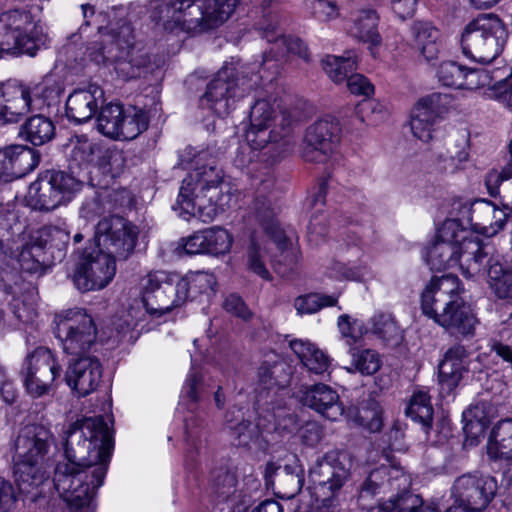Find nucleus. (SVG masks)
Instances as JSON below:
<instances>
[{"label":"nucleus","instance_id":"4c0bfd02","mask_svg":"<svg viewBox=\"0 0 512 512\" xmlns=\"http://www.w3.org/2000/svg\"><path fill=\"white\" fill-rule=\"evenodd\" d=\"M369 334L384 343L397 345L403 338V331L389 313H375L368 320Z\"/></svg>","mask_w":512,"mask_h":512},{"label":"nucleus","instance_id":"5fc2aeb1","mask_svg":"<svg viewBox=\"0 0 512 512\" xmlns=\"http://www.w3.org/2000/svg\"><path fill=\"white\" fill-rule=\"evenodd\" d=\"M304 8L320 23H329L340 16V8L332 0H304Z\"/></svg>","mask_w":512,"mask_h":512},{"label":"nucleus","instance_id":"b1692460","mask_svg":"<svg viewBox=\"0 0 512 512\" xmlns=\"http://www.w3.org/2000/svg\"><path fill=\"white\" fill-rule=\"evenodd\" d=\"M471 230L486 237L496 235L505 225L507 213L488 200L480 199L464 208Z\"/></svg>","mask_w":512,"mask_h":512},{"label":"nucleus","instance_id":"4d7b16f0","mask_svg":"<svg viewBox=\"0 0 512 512\" xmlns=\"http://www.w3.org/2000/svg\"><path fill=\"white\" fill-rule=\"evenodd\" d=\"M201 385V376L194 370L192 366L185 383L183 385L179 409L186 406V408L193 414L199 400V387Z\"/></svg>","mask_w":512,"mask_h":512},{"label":"nucleus","instance_id":"39448f33","mask_svg":"<svg viewBox=\"0 0 512 512\" xmlns=\"http://www.w3.org/2000/svg\"><path fill=\"white\" fill-rule=\"evenodd\" d=\"M239 0H152L150 19L155 27L170 33H199L223 24Z\"/></svg>","mask_w":512,"mask_h":512},{"label":"nucleus","instance_id":"a878e982","mask_svg":"<svg viewBox=\"0 0 512 512\" xmlns=\"http://www.w3.org/2000/svg\"><path fill=\"white\" fill-rule=\"evenodd\" d=\"M103 97V89L95 83L74 90L66 101L67 117L76 123L90 120L103 102Z\"/></svg>","mask_w":512,"mask_h":512},{"label":"nucleus","instance_id":"864d4df0","mask_svg":"<svg viewBox=\"0 0 512 512\" xmlns=\"http://www.w3.org/2000/svg\"><path fill=\"white\" fill-rule=\"evenodd\" d=\"M339 332L348 345H355L369 334L368 322L353 318L347 314L340 315L337 321Z\"/></svg>","mask_w":512,"mask_h":512},{"label":"nucleus","instance_id":"09e8293b","mask_svg":"<svg viewBox=\"0 0 512 512\" xmlns=\"http://www.w3.org/2000/svg\"><path fill=\"white\" fill-rule=\"evenodd\" d=\"M488 283L495 295L512 301V268L493 263L488 269Z\"/></svg>","mask_w":512,"mask_h":512},{"label":"nucleus","instance_id":"6ab92c4d","mask_svg":"<svg viewBox=\"0 0 512 512\" xmlns=\"http://www.w3.org/2000/svg\"><path fill=\"white\" fill-rule=\"evenodd\" d=\"M498 491L495 477L488 474L467 473L459 476L452 486V496L456 503L483 512Z\"/></svg>","mask_w":512,"mask_h":512},{"label":"nucleus","instance_id":"e433bc0d","mask_svg":"<svg viewBox=\"0 0 512 512\" xmlns=\"http://www.w3.org/2000/svg\"><path fill=\"white\" fill-rule=\"evenodd\" d=\"M148 125L149 117L144 110L133 106L127 108L122 106V115L116 140H133L147 130Z\"/></svg>","mask_w":512,"mask_h":512},{"label":"nucleus","instance_id":"de8ad7c7","mask_svg":"<svg viewBox=\"0 0 512 512\" xmlns=\"http://www.w3.org/2000/svg\"><path fill=\"white\" fill-rule=\"evenodd\" d=\"M205 239L206 255L223 256L231 251L233 244L232 234L225 228L214 226L202 230Z\"/></svg>","mask_w":512,"mask_h":512},{"label":"nucleus","instance_id":"680f3d73","mask_svg":"<svg viewBox=\"0 0 512 512\" xmlns=\"http://www.w3.org/2000/svg\"><path fill=\"white\" fill-rule=\"evenodd\" d=\"M417 497L413 495L400 496L397 499H390L379 506L378 512H438L434 508L416 509Z\"/></svg>","mask_w":512,"mask_h":512},{"label":"nucleus","instance_id":"aec40b11","mask_svg":"<svg viewBox=\"0 0 512 512\" xmlns=\"http://www.w3.org/2000/svg\"><path fill=\"white\" fill-rule=\"evenodd\" d=\"M341 136L337 119L327 117L311 124L305 132L302 156L308 162L321 163L335 151Z\"/></svg>","mask_w":512,"mask_h":512},{"label":"nucleus","instance_id":"1a4fd4ad","mask_svg":"<svg viewBox=\"0 0 512 512\" xmlns=\"http://www.w3.org/2000/svg\"><path fill=\"white\" fill-rule=\"evenodd\" d=\"M64 87L54 75H46L33 86L0 88V125L16 123L26 114L58 103Z\"/></svg>","mask_w":512,"mask_h":512},{"label":"nucleus","instance_id":"a19ab883","mask_svg":"<svg viewBox=\"0 0 512 512\" xmlns=\"http://www.w3.org/2000/svg\"><path fill=\"white\" fill-rule=\"evenodd\" d=\"M326 274L329 278L338 281H365L372 276L371 268L364 261L341 262L333 260L326 267Z\"/></svg>","mask_w":512,"mask_h":512},{"label":"nucleus","instance_id":"f257e3e1","mask_svg":"<svg viewBox=\"0 0 512 512\" xmlns=\"http://www.w3.org/2000/svg\"><path fill=\"white\" fill-rule=\"evenodd\" d=\"M64 459L56 464L53 483L60 497L79 512H94L96 491L103 485L114 441L103 417L70 424L63 433Z\"/></svg>","mask_w":512,"mask_h":512},{"label":"nucleus","instance_id":"0eeeda50","mask_svg":"<svg viewBox=\"0 0 512 512\" xmlns=\"http://www.w3.org/2000/svg\"><path fill=\"white\" fill-rule=\"evenodd\" d=\"M101 40L87 48V57L98 66L114 67L123 80L142 76L150 62L140 43L135 42L132 27L125 21L99 28Z\"/></svg>","mask_w":512,"mask_h":512},{"label":"nucleus","instance_id":"37998d69","mask_svg":"<svg viewBox=\"0 0 512 512\" xmlns=\"http://www.w3.org/2000/svg\"><path fill=\"white\" fill-rule=\"evenodd\" d=\"M322 67L333 82L342 83L348 78V73L357 69V56L351 51L344 56L327 55L322 59Z\"/></svg>","mask_w":512,"mask_h":512},{"label":"nucleus","instance_id":"7ed1b4c3","mask_svg":"<svg viewBox=\"0 0 512 512\" xmlns=\"http://www.w3.org/2000/svg\"><path fill=\"white\" fill-rule=\"evenodd\" d=\"M141 299L133 300L127 311L113 321L119 340L134 341L139 334L153 328L152 321L165 319L183 305L174 277L165 271L149 272L141 279Z\"/></svg>","mask_w":512,"mask_h":512},{"label":"nucleus","instance_id":"13d9d810","mask_svg":"<svg viewBox=\"0 0 512 512\" xmlns=\"http://www.w3.org/2000/svg\"><path fill=\"white\" fill-rule=\"evenodd\" d=\"M465 66L455 61L441 62L436 71L438 82L445 86L461 89Z\"/></svg>","mask_w":512,"mask_h":512},{"label":"nucleus","instance_id":"c85d7f7f","mask_svg":"<svg viewBox=\"0 0 512 512\" xmlns=\"http://www.w3.org/2000/svg\"><path fill=\"white\" fill-rule=\"evenodd\" d=\"M379 17L373 9H362L352 15L346 28L347 34L358 41L368 43L372 54L373 49L381 43L378 33Z\"/></svg>","mask_w":512,"mask_h":512},{"label":"nucleus","instance_id":"412c9836","mask_svg":"<svg viewBox=\"0 0 512 512\" xmlns=\"http://www.w3.org/2000/svg\"><path fill=\"white\" fill-rule=\"evenodd\" d=\"M350 476V461L339 451H329L310 469L312 484L327 489L331 495L339 490Z\"/></svg>","mask_w":512,"mask_h":512},{"label":"nucleus","instance_id":"5701e85b","mask_svg":"<svg viewBox=\"0 0 512 512\" xmlns=\"http://www.w3.org/2000/svg\"><path fill=\"white\" fill-rule=\"evenodd\" d=\"M102 379V365L95 355L76 357L66 372V382L79 397L94 392Z\"/></svg>","mask_w":512,"mask_h":512},{"label":"nucleus","instance_id":"f704fd0d","mask_svg":"<svg viewBox=\"0 0 512 512\" xmlns=\"http://www.w3.org/2000/svg\"><path fill=\"white\" fill-rule=\"evenodd\" d=\"M496 414V409L486 401H480L463 412L466 421L463 429L472 441L484 436L486 428Z\"/></svg>","mask_w":512,"mask_h":512},{"label":"nucleus","instance_id":"58836bf2","mask_svg":"<svg viewBox=\"0 0 512 512\" xmlns=\"http://www.w3.org/2000/svg\"><path fill=\"white\" fill-rule=\"evenodd\" d=\"M268 259V243L263 239L252 236L245 252V263L247 270L264 280H270L271 275L267 268Z\"/></svg>","mask_w":512,"mask_h":512},{"label":"nucleus","instance_id":"7c9ffc66","mask_svg":"<svg viewBox=\"0 0 512 512\" xmlns=\"http://www.w3.org/2000/svg\"><path fill=\"white\" fill-rule=\"evenodd\" d=\"M217 284L216 277L213 273L207 271L189 272L184 277L177 280L179 300L183 305L188 300H193L199 295H211Z\"/></svg>","mask_w":512,"mask_h":512},{"label":"nucleus","instance_id":"774afa93","mask_svg":"<svg viewBox=\"0 0 512 512\" xmlns=\"http://www.w3.org/2000/svg\"><path fill=\"white\" fill-rule=\"evenodd\" d=\"M233 413L234 411H230L226 415V422L228 427L231 430L232 435L237 440V445H247L254 436L255 428L252 423L244 420L238 424H234L233 419L230 418V415Z\"/></svg>","mask_w":512,"mask_h":512},{"label":"nucleus","instance_id":"bf43d9fd","mask_svg":"<svg viewBox=\"0 0 512 512\" xmlns=\"http://www.w3.org/2000/svg\"><path fill=\"white\" fill-rule=\"evenodd\" d=\"M43 249L37 243L26 244L19 253L18 262L21 269L28 273H38L42 270Z\"/></svg>","mask_w":512,"mask_h":512},{"label":"nucleus","instance_id":"cd10ccee","mask_svg":"<svg viewBox=\"0 0 512 512\" xmlns=\"http://www.w3.org/2000/svg\"><path fill=\"white\" fill-rule=\"evenodd\" d=\"M469 160V135L467 132H458L453 136L451 143L444 153L436 157L437 169L446 174H454L464 169Z\"/></svg>","mask_w":512,"mask_h":512},{"label":"nucleus","instance_id":"8fccbe9b","mask_svg":"<svg viewBox=\"0 0 512 512\" xmlns=\"http://www.w3.org/2000/svg\"><path fill=\"white\" fill-rule=\"evenodd\" d=\"M125 166L124 152L116 147H101L93 168L103 175L115 178L119 176Z\"/></svg>","mask_w":512,"mask_h":512},{"label":"nucleus","instance_id":"f8f14e48","mask_svg":"<svg viewBox=\"0 0 512 512\" xmlns=\"http://www.w3.org/2000/svg\"><path fill=\"white\" fill-rule=\"evenodd\" d=\"M81 190V182L62 171H46L28 188L25 197L30 208L50 212L68 204Z\"/></svg>","mask_w":512,"mask_h":512},{"label":"nucleus","instance_id":"72a5a7b5","mask_svg":"<svg viewBox=\"0 0 512 512\" xmlns=\"http://www.w3.org/2000/svg\"><path fill=\"white\" fill-rule=\"evenodd\" d=\"M287 365L275 352L266 353L257 371L258 385L270 390L276 386L284 387L287 382Z\"/></svg>","mask_w":512,"mask_h":512},{"label":"nucleus","instance_id":"79ce46f5","mask_svg":"<svg viewBox=\"0 0 512 512\" xmlns=\"http://www.w3.org/2000/svg\"><path fill=\"white\" fill-rule=\"evenodd\" d=\"M350 366L345 367L348 373H359L362 376H372L377 373L382 366V357L374 349H351Z\"/></svg>","mask_w":512,"mask_h":512},{"label":"nucleus","instance_id":"338daca9","mask_svg":"<svg viewBox=\"0 0 512 512\" xmlns=\"http://www.w3.org/2000/svg\"><path fill=\"white\" fill-rule=\"evenodd\" d=\"M488 97L494 98L512 108V68L489 89Z\"/></svg>","mask_w":512,"mask_h":512},{"label":"nucleus","instance_id":"2eb2a0df","mask_svg":"<svg viewBox=\"0 0 512 512\" xmlns=\"http://www.w3.org/2000/svg\"><path fill=\"white\" fill-rule=\"evenodd\" d=\"M239 69H243V66L238 60L226 62L207 85L205 93L200 98V106L218 116H225L234 109L236 102L249 89L245 87V76H238Z\"/></svg>","mask_w":512,"mask_h":512},{"label":"nucleus","instance_id":"ddd939ff","mask_svg":"<svg viewBox=\"0 0 512 512\" xmlns=\"http://www.w3.org/2000/svg\"><path fill=\"white\" fill-rule=\"evenodd\" d=\"M275 117V106L269 99L255 102L250 111V127L245 134L246 145L241 146L234 160L237 167L248 168L258 156L256 151L281 138V133L274 127Z\"/></svg>","mask_w":512,"mask_h":512},{"label":"nucleus","instance_id":"393cba45","mask_svg":"<svg viewBox=\"0 0 512 512\" xmlns=\"http://www.w3.org/2000/svg\"><path fill=\"white\" fill-rule=\"evenodd\" d=\"M39 154L24 145H10L0 149V179L11 181L25 176L39 164Z\"/></svg>","mask_w":512,"mask_h":512},{"label":"nucleus","instance_id":"c03bdc74","mask_svg":"<svg viewBox=\"0 0 512 512\" xmlns=\"http://www.w3.org/2000/svg\"><path fill=\"white\" fill-rule=\"evenodd\" d=\"M261 29L268 42H275L279 54L291 53L305 60L309 59L307 46L302 40L282 35L277 31L276 24H268L267 26H262Z\"/></svg>","mask_w":512,"mask_h":512},{"label":"nucleus","instance_id":"ea45409f","mask_svg":"<svg viewBox=\"0 0 512 512\" xmlns=\"http://www.w3.org/2000/svg\"><path fill=\"white\" fill-rule=\"evenodd\" d=\"M487 453L492 459L512 458V419L502 420L493 428Z\"/></svg>","mask_w":512,"mask_h":512},{"label":"nucleus","instance_id":"3c124183","mask_svg":"<svg viewBox=\"0 0 512 512\" xmlns=\"http://www.w3.org/2000/svg\"><path fill=\"white\" fill-rule=\"evenodd\" d=\"M406 415L413 421L419 422L425 428H429L433 419V408L430 396L424 390H417L411 396L406 408Z\"/></svg>","mask_w":512,"mask_h":512},{"label":"nucleus","instance_id":"69168bd1","mask_svg":"<svg viewBox=\"0 0 512 512\" xmlns=\"http://www.w3.org/2000/svg\"><path fill=\"white\" fill-rule=\"evenodd\" d=\"M359 424L370 432H378L382 428V410L377 403L362 407L357 416Z\"/></svg>","mask_w":512,"mask_h":512},{"label":"nucleus","instance_id":"6e6d98bb","mask_svg":"<svg viewBox=\"0 0 512 512\" xmlns=\"http://www.w3.org/2000/svg\"><path fill=\"white\" fill-rule=\"evenodd\" d=\"M338 298L332 295L308 294L295 300V309L300 315L316 313L324 307L336 305Z\"/></svg>","mask_w":512,"mask_h":512},{"label":"nucleus","instance_id":"9b49d317","mask_svg":"<svg viewBox=\"0 0 512 512\" xmlns=\"http://www.w3.org/2000/svg\"><path fill=\"white\" fill-rule=\"evenodd\" d=\"M46 43L42 27L31 21L29 13L13 10L0 15V52L35 56Z\"/></svg>","mask_w":512,"mask_h":512},{"label":"nucleus","instance_id":"dca6fc26","mask_svg":"<svg viewBox=\"0 0 512 512\" xmlns=\"http://www.w3.org/2000/svg\"><path fill=\"white\" fill-rule=\"evenodd\" d=\"M61 366L55 354L46 347H37L29 353L20 370L26 393L34 399L48 396L57 389Z\"/></svg>","mask_w":512,"mask_h":512},{"label":"nucleus","instance_id":"4468645a","mask_svg":"<svg viewBox=\"0 0 512 512\" xmlns=\"http://www.w3.org/2000/svg\"><path fill=\"white\" fill-rule=\"evenodd\" d=\"M55 336L65 353L75 357L92 355L96 346L97 330L90 315L79 308L69 309L54 318Z\"/></svg>","mask_w":512,"mask_h":512},{"label":"nucleus","instance_id":"f3484780","mask_svg":"<svg viewBox=\"0 0 512 512\" xmlns=\"http://www.w3.org/2000/svg\"><path fill=\"white\" fill-rule=\"evenodd\" d=\"M138 236V227L118 216L99 221L95 231L99 249L110 254L114 260L128 259L134 252Z\"/></svg>","mask_w":512,"mask_h":512},{"label":"nucleus","instance_id":"052dcab7","mask_svg":"<svg viewBox=\"0 0 512 512\" xmlns=\"http://www.w3.org/2000/svg\"><path fill=\"white\" fill-rule=\"evenodd\" d=\"M205 431L201 421L193 415L185 418V444L187 452H198L203 445Z\"/></svg>","mask_w":512,"mask_h":512},{"label":"nucleus","instance_id":"6e6552de","mask_svg":"<svg viewBox=\"0 0 512 512\" xmlns=\"http://www.w3.org/2000/svg\"><path fill=\"white\" fill-rule=\"evenodd\" d=\"M55 437L45 424H31L23 427L14 440V474L20 491L30 493L48 480L44 459Z\"/></svg>","mask_w":512,"mask_h":512},{"label":"nucleus","instance_id":"423d86ee","mask_svg":"<svg viewBox=\"0 0 512 512\" xmlns=\"http://www.w3.org/2000/svg\"><path fill=\"white\" fill-rule=\"evenodd\" d=\"M459 279L451 274L433 277L421 295L423 313L456 335H472L479 324L472 308L460 297Z\"/></svg>","mask_w":512,"mask_h":512},{"label":"nucleus","instance_id":"bb28decb","mask_svg":"<svg viewBox=\"0 0 512 512\" xmlns=\"http://www.w3.org/2000/svg\"><path fill=\"white\" fill-rule=\"evenodd\" d=\"M302 401L304 405L331 421H337L344 413L337 391L325 384H316L307 388L303 393Z\"/></svg>","mask_w":512,"mask_h":512},{"label":"nucleus","instance_id":"20e7f679","mask_svg":"<svg viewBox=\"0 0 512 512\" xmlns=\"http://www.w3.org/2000/svg\"><path fill=\"white\" fill-rule=\"evenodd\" d=\"M490 247L458 219H447L438 228L435 241L426 249L425 260L432 270L459 266L466 278L484 273Z\"/></svg>","mask_w":512,"mask_h":512},{"label":"nucleus","instance_id":"a18cd8bd","mask_svg":"<svg viewBox=\"0 0 512 512\" xmlns=\"http://www.w3.org/2000/svg\"><path fill=\"white\" fill-rule=\"evenodd\" d=\"M20 134L33 145H43L54 136V125L48 118L36 115L25 122Z\"/></svg>","mask_w":512,"mask_h":512},{"label":"nucleus","instance_id":"a211bd4d","mask_svg":"<svg viewBox=\"0 0 512 512\" xmlns=\"http://www.w3.org/2000/svg\"><path fill=\"white\" fill-rule=\"evenodd\" d=\"M116 274V261L102 249L85 252L73 274V282L80 291L105 288Z\"/></svg>","mask_w":512,"mask_h":512},{"label":"nucleus","instance_id":"c9c22d12","mask_svg":"<svg viewBox=\"0 0 512 512\" xmlns=\"http://www.w3.org/2000/svg\"><path fill=\"white\" fill-rule=\"evenodd\" d=\"M416 48L427 62L438 58L440 53V31L427 22H418L413 26Z\"/></svg>","mask_w":512,"mask_h":512},{"label":"nucleus","instance_id":"c756f323","mask_svg":"<svg viewBox=\"0 0 512 512\" xmlns=\"http://www.w3.org/2000/svg\"><path fill=\"white\" fill-rule=\"evenodd\" d=\"M468 370L466 351L461 346L450 348L439 365V379L442 390L453 391Z\"/></svg>","mask_w":512,"mask_h":512},{"label":"nucleus","instance_id":"2f4dec72","mask_svg":"<svg viewBox=\"0 0 512 512\" xmlns=\"http://www.w3.org/2000/svg\"><path fill=\"white\" fill-rule=\"evenodd\" d=\"M102 145L86 135L70 138L66 150L71 168H93Z\"/></svg>","mask_w":512,"mask_h":512},{"label":"nucleus","instance_id":"9d476101","mask_svg":"<svg viewBox=\"0 0 512 512\" xmlns=\"http://www.w3.org/2000/svg\"><path fill=\"white\" fill-rule=\"evenodd\" d=\"M508 31L495 14H482L468 22L461 33L463 54L483 65L490 64L503 51Z\"/></svg>","mask_w":512,"mask_h":512},{"label":"nucleus","instance_id":"0e129e2a","mask_svg":"<svg viewBox=\"0 0 512 512\" xmlns=\"http://www.w3.org/2000/svg\"><path fill=\"white\" fill-rule=\"evenodd\" d=\"M37 234V244L41 245L42 249L46 245L59 246L60 244H65L69 239L68 232L56 225L44 226L38 230Z\"/></svg>","mask_w":512,"mask_h":512},{"label":"nucleus","instance_id":"603ef678","mask_svg":"<svg viewBox=\"0 0 512 512\" xmlns=\"http://www.w3.org/2000/svg\"><path fill=\"white\" fill-rule=\"evenodd\" d=\"M121 115L122 105L109 103L103 106L97 117L98 131L106 137L116 140Z\"/></svg>","mask_w":512,"mask_h":512},{"label":"nucleus","instance_id":"473e14b6","mask_svg":"<svg viewBox=\"0 0 512 512\" xmlns=\"http://www.w3.org/2000/svg\"><path fill=\"white\" fill-rule=\"evenodd\" d=\"M289 346L310 372L319 375L328 372L331 359L315 344L310 341L295 339L289 342Z\"/></svg>","mask_w":512,"mask_h":512},{"label":"nucleus","instance_id":"4be33fe9","mask_svg":"<svg viewBox=\"0 0 512 512\" xmlns=\"http://www.w3.org/2000/svg\"><path fill=\"white\" fill-rule=\"evenodd\" d=\"M444 98L440 93H431L414 104L410 112L409 126L415 138L424 143L433 139Z\"/></svg>","mask_w":512,"mask_h":512},{"label":"nucleus","instance_id":"49530a36","mask_svg":"<svg viewBox=\"0 0 512 512\" xmlns=\"http://www.w3.org/2000/svg\"><path fill=\"white\" fill-rule=\"evenodd\" d=\"M506 74V69L497 68L495 70H490L488 68H467L464 69V77L462 80L461 89L467 90H477L481 88L488 87L487 95L489 94V89L493 86L491 85L493 80L498 78H502Z\"/></svg>","mask_w":512,"mask_h":512},{"label":"nucleus","instance_id":"e2e57ef3","mask_svg":"<svg viewBox=\"0 0 512 512\" xmlns=\"http://www.w3.org/2000/svg\"><path fill=\"white\" fill-rule=\"evenodd\" d=\"M509 148L510 158L507 164L501 170H492L486 175L485 183L491 196H496L500 185L512 178V139Z\"/></svg>","mask_w":512,"mask_h":512},{"label":"nucleus","instance_id":"f03ea898","mask_svg":"<svg viewBox=\"0 0 512 512\" xmlns=\"http://www.w3.org/2000/svg\"><path fill=\"white\" fill-rule=\"evenodd\" d=\"M191 171L182 181L174 209L188 220L198 217L207 223L229 205L231 195L224 191L223 171L216 158L208 151H199L191 159Z\"/></svg>","mask_w":512,"mask_h":512}]
</instances>
